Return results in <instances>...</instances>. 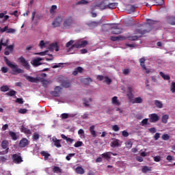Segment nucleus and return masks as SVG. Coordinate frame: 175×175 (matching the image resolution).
Listing matches in <instances>:
<instances>
[{
	"mask_svg": "<svg viewBox=\"0 0 175 175\" xmlns=\"http://www.w3.org/2000/svg\"><path fill=\"white\" fill-rule=\"evenodd\" d=\"M118 25L120 24H105L103 26V31H107L110 29L111 35H120V33H122V28L118 27Z\"/></svg>",
	"mask_w": 175,
	"mask_h": 175,
	"instance_id": "1",
	"label": "nucleus"
},
{
	"mask_svg": "<svg viewBox=\"0 0 175 175\" xmlns=\"http://www.w3.org/2000/svg\"><path fill=\"white\" fill-rule=\"evenodd\" d=\"M3 58L4 62H5V65H8L10 68L13 75H20L21 73H24V70L18 68V65L13 64L10 61L9 59H8L6 56H4Z\"/></svg>",
	"mask_w": 175,
	"mask_h": 175,
	"instance_id": "2",
	"label": "nucleus"
},
{
	"mask_svg": "<svg viewBox=\"0 0 175 175\" xmlns=\"http://www.w3.org/2000/svg\"><path fill=\"white\" fill-rule=\"evenodd\" d=\"M147 29H135V33H137V35H140L139 38H142V36H143V35H146V33H148V32H151V31H152V24H154L155 23H157V21H152L151 19H147Z\"/></svg>",
	"mask_w": 175,
	"mask_h": 175,
	"instance_id": "3",
	"label": "nucleus"
},
{
	"mask_svg": "<svg viewBox=\"0 0 175 175\" xmlns=\"http://www.w3.org/2000/svg\"><path fill=\"white\" fill-rule=\"evenodd\" d=\"M75 24V19L72 16H67L63 21V28L64 29H69L72 28V25Z\"/></svg>",
	"mask_w": 175,
	"mask_h": 175,
	"instance_id": "4",
	"label": "nucleus"
},
{
	"mask_svg": "<svg viewBox=\"0 0 175 175\" xmlns=\"http://www.w3.org/2000/svg\"><path fill=\"white\" fill-rule=\"evenodd\" d=\"M18 61L20 64L26 69V70H29L31 69V65L29 64V62L25 59V57L23 56H21L18 57Z\"/></svg>",
	"mask_w": 175,
	"mask_h": 175,
	"instance_id": "5",
	"label": "nucleus"
},
{
	"mask_svg": "<svg viewBox=\"0 0 175 175\" xmlns=\"http://www.w3.org/2000/svg\"><path fill=\"white\" fill-rule=\"evenodd\" d=\"M62 21H64V18L61 16H57L54 21L52 22V25L53 28H58L61 27L62 24Z\"/></svg>",
	"mask_w": 175,
	"mask_h": 175,
	"instance_id": "6",
	"label": "nucleus"
},
{
	"mask_svg": "<svg viewBox=\"0 0 175 175\" xmlns=\"http://www.w3.org/2000/svg\"><path fill=\"white\" fill-rule=\"evenodd\" d=\"M88 44V41L87 40H78L75 44L72 46V49H81L82 47H85Z\"/></svg>",
	"mask_w": 175,
	"mask_h": 175,
	"instance_id": "7",
	"label": "nucleus"
},
{
	"mask_svg": "<svg viewBox=\"0 0 175 175\" xmlns=\"http://www.w3.org/2000/svg\"><path fill=\"white\" fill-rule=\"evenodd\" d=\"M12 160L14 163H21L23 162V157L19 154H14L12 155Z\"/></svg>",
	"mask_w": 175,
	"mask_h": 175,
	"instance_id": "8",
	"label": "nucleus"
},
{
	"mask_svg": "<svg viewBox=\"0 0 175 175\" xmlns=\"http://www.w3.org/2000/svg\"><path fill=\"white\" fill-rule=\"evenodd\" d=\"M14 50V45L10 44L9 46H7L4 49V55H10Z\"/></svg>",
	"mask_w": 175,
	"mask_h": 175,
	"instance_id": "9",
	"label": "nucleus"
},
{
	"mask_svg": "<svg viewBox=\"0 0 175 175\" xmlns=\"http://www.w3.org/2000/svg\"><path fill=\"white\" fill-rule=\"evenodd\" d=\"M150 122H158L159 121V116L157 113H151L148 116Z\"/></svg>",
	"mask_w": 175,
	"mask_h": 175,
	"instance_id": "10",
	"label": "nucleus"
},
{
	"mask_svg": "<svg viewBox=\"0 0 175 175\" xmlns=\"http://www.w3.org/2000/svg\"><path fill=\"white\" fill-rule=\"evenodd\" d=\"M24 77L27 80V81H29V83H38V81H40V77H33L28 75H24Z\"/></svg>",
	"mask_w": 175,
	"mask_h": 175,
	"instance_id": "11",
	"label": "nucleus"
},
{
	"mask_svg": "<svg viewBox=\"0 0 175 175\" xmlns=\"http://www.w3.org/2000/svg\"><path fill=\"white\" fill-rule=\"evenodd\" d=\"M40 61H43V58L37 57L36 59H34L33 60H32L31 62V64L34 67L40 66V65H42V62H40Z\"/></svg>",
	"mask_w": 175,
	"mask_h": 175,
	"instance_id": "12",
	"label": "nucleus"
},
{
	"mask_svg": "<svg viewBox=\"0 0 175 175\" xmlns=\"http://www.w3.org/2000/svg\"><path fill=\"white\" fill-rule=\"evenodd\" d=\"M1 146L3 150H5L4 153L8 154L9 152V142L8 140H3Z\"/></svg>",
	"mask_w": 175,
	"mask_h": 175,
	"instance_id": "13",
	"label": "nucleus"
},
{
	"mask_svg": "<svg viewBox=\"0 0 175 175\" xmlns=\"http://www.w3.org/2000/svg\"><path fill=\"white\" fill-rule=\"evenodd\" d=\"M29 144V141L27 138H23L18 144V146L21 147V148H23L24 147H27Z\"/></svg>",
	"mask_w": 175,
	"mask_h": 175,
	"instance_id": "14",
	"label": "nucleus"
},
{
	"mask_svg": "<svg viewBox=\"0 0 175 175\" xmlns=\"http://www.w3.org/2000/svg\"><path fill=\"white\" fill-rule=\"evenodd\" d=\"M49 50L51 51H59V48L58 47V44L57 42L52 43L49 46Z\"/></svg>",
	"mask_w": 175,
	"mask_h": 175,
	"instance_id": "15",
	"label": "nucleus"
},
{
	"mask_svg": "<svg viewBox=\"0 0 175 175\" xmlns=\"http://www.w3.org/2000/svg\"><path fill=\"white\" fill-rule=\"evenodd\" d=\"M118 6V3H110L105 5L103 9H117Z\"/></svg>",
	"mask_w": 175,
	"mask_h": 175,
	"instance_id": "16",
	"label": "nucleus"
},
{
	"mask_svg": "<svg viewBox=\"0 0 175 175\" xmlns=\"http://www.w3.org/2000/svg\"><path fill=\"white\" fill-rule=\"evenodd\" d=\"M111 147H120V140L116 138L112 139V141L111 142Z\"/></svg>",
	"mask_w": 175,
	"mask_h": 175,
	"instance_id": "17",
	"label": "nucleus"
},
{
	"mask_svg": "<svg viewBox=\"0 0 175 175\" xmlns=\"http://www.w3.org/2000/svg\"><path fill=\"white\" fill-rule=\"evenodd\" d=\"M83 70H84V69L81 66H78L72 72V75H73V76H77V75H79V73H83Z\"/></svg>",
	"mask_w": 175,
	"mask_h": 175,
	"instance_id": "18",
	"label": "nucleus"
},
{
	"mask_svg": "<svg viewBox=\"0 0 175 175\" xmlns=\"http://www.w3.org/2000/svg\"><path fill=\"white\" fill-rule=\"evenodd\" d=\"M83 105L85 106V107H90V102H92V98H90L88 99L87 98H83L82 100Z\"/></svg>",
	"mask_w": 175,
	"mask_h": 175,
	"instance_id": "19",
	"label": "nucleus"
},
{
	"mask_svg": "<svg viewBox=\"0 0 175 175\" xmlns=\"http://www.w3.org/2000/svg\"><path fill=\"white\" fill-rule=\"evenodd\" d=\"M167 23L170 24V25H175V17L174 16H167Z\"/></svg>",
	"mask_w": 175,
	"mask_h": 175,
	"instance_id": "20",
	"label": "nucleus"
},
{
	"mask_svg": "<svg viewBox=\"0 0 175 175\" xmlns=\"http://www.w3.org/2000/svg\"><path fill=\"white\" fill-rule=\"evenodd\" d=\"M112 105H115L116 106H120L121 105V103L118 101V97L113 96L111 99Z\"/></svg>",
	"mask_w": 175,
	"mask_h": 175,
	"instance_id": "21",
	"label": "nucleus"
},
{
	"mask_svg": "<svg viewBox=\"0 0 175 175\" xmlns=\"http://www.w3.org/2000/svg\"><path fill=\"white\" fill-rule=\"evenodd\" d=\"M102 157L109 161V159H111V152H107L102 154Z\"/></svg>",
	"mask_w": 175,
	"mask_h": 175,
	"instance_id": "22",
	"label": "nucleus"
},
{
	"mask_svg": "<svg viewBox=\"0 0 175 175\" xmlns=\"http://www.w3.org/2000/svg\"><path fill=\"white\" fill-rule=\"evenodd\" d=\"M89 131L93 137H96V131H95V126L94 125L91 126L90 127Z\"/></svg>",
	"mask_w": 175,
	"mask_h": 175,
	"instance_id": "23",
	"label": "nucleus"
},
{
	"mask_svg": "<svg viewBox=\"0 0 175 175\" xmlns=\"http://www.w3.org/2000/svg\"><path fill=\"white\" fill-rule=\"evenodd\" d=\"M53 142H54V146L57 148H59L60 147H62L61 140L57 139V138H55V139L53 138Z\"/></svg>",
	"mask_w": 175,
	"mask_h": 175,
	"instance_id": "24",
	"label": "nucleus"
},
{
	"mask_svg": "<svg viewBox=\"0 0 175 175\" xmlns=\"http://www.w3.org/2000/svg\"><path fill=\"white\" fill-rule=\"evenodd\" d=\"M139 63L140 65L142 66V68H143V69H144V70H147V67H146V59L144 57H142L141 59H139Z\"/></svg>",
	"mask_w": 175,
	"mask_h": 175,
	"instance_id": "25",
	"label": "nucleus"
},
{
	"mask_svg": "<svg viewBox=\"0 0 175 175\" xmlns=\"http://www.w3.org/2000/svg\"><path fill=\"white\" fill-rule=\"evenodd\" d=\"M75 172L76 173H77V174H84V173H85V171L84 170V168H83V167H77V168L75 169Z\"/></svg>",
	"mask_w": 175,
	"mask_h": 175,
	"instance_id": "26",
	"label": "nucleus"
},
{
	"mask_svg": "<svg viewBox=\"0 0 175 175\" xmlns=\"http://www.w3.org/2000/svg\"><path fill=\"white\" fill-rule=\"evenodd\" d=\"M61 137H62V139H64V140H66V142H68L69 143H73V142H75V139H73L70 137H66V135H65V134H62Z\"/></svg>",
	"mask_w": 175,
	"mask_h": 175,
	"instance_id": "27",
	"label": "nucleus"
},
{
	"mask_svg": "<svg viewBox=\"0 0 175 175\" xmlns=\"http://www.w3.org/2000/svg\"><path fill=\"white\" fill-rule=\"evenodd\" d=\"M82 82L83 83V84H85V85H90V83H92V79H91L90 77L88 78H84L82 80Z\"/></svg>",
	"mask_w": 175,
	"mask_h": 175,
	"instance_id": "28",
	"label": "nucleus"
},
{
	"mask_svg": "<svg viewBox=\"0 0 175 175\" xmlns=\"http://www.w3.org/2000/svg\"><path fill=\"white\" fill-rule=\"evenodd\" d=\"M0 45L1 46H3L4 47H8L9 46V39H7L4 42H3V39H1L0 40Z\"/></svg>",
	"mask_w": 175,
	"mask_h": 175,
	"instance_id": "29",
	"label": "nucleus"
},
{
	"mask_svg": "<svg viewBox=\"0 0 175 175\" xmlns=\"http://www.w3.org/2000/svg\"><path fill=\"white\" fill-rule=\"evenodd\" d=\"M21 132H23V133H26L27 135H31V130L27 129L24 126H21Z\"/></svg>",
	"mask_w": 175,
	"mask_h": 175,
	"instance_id": "30",
	"label": "nucleus"
},
{
	"mask_svg": "<svg viewBox=\"0 0 175 175\" xmlns=\"http://www.w3.org/2000/svg\"><path fill=\"white\" fill-rule=\"evenodd\" d=\"M154 103L155 106L157 107L158 109H162V107H163V104L159 100H155Z\"/></svg>",
	"mask_w": 175,
	"mask_h": 175,
	"instance_id": "31",
	"label": "nucleus"
},
{
	"mask_svg": "<svg viewBox=\"0 0 175 175\" xmlns=\"http://www.w3.org/2000/svg\"><path fill=\"white\" fill-rule=\"evenodd\" d=\"M168 120H169V115L167 114L163 115L161 117V122H163V124H167Z\"/></svg>",
	"mask_w": 175,
	"mask_h": 175,
	"instance_id": "32",
	"label": "nucleus"
},
{
	"mask_svg": "<svg viewBox=\"0 0 175 175\" xmlns=\"http://www.w3.org/2000/svg\"><path fill=\"white\" fill-rule=\"evenodd\" d=\"M98 25H99V22H96V21H90L88 23V27H92V28L95 27H98Z\"/></svg>",
	"mask_w": 175,
	"mask_h": 175,
	"instance_id": "33",
	"label": "nucleus"
},
{
	"mask_svg": "<svg viewBox=\"0 0 175 175\" xmlns=\"http://www.w3.org/2000/svg\"><path fill=\"white\" fill-rule=\"evenodd\" d=\"M9 135L13 140H17V134L13 131H9Z\"/></svg>",
	"mask_w": 175,
	"mask_h": 175,
	"instance_id": "34",
	"label": "nucleus"
},
{
	"mask_svg": "<svg viewBox=\"0 0 175 175\" xmlns=\"http://www.w3.org/2000/svg\"><path fill=\"white\" fill-rule=\"evenodd\" d=\"M40 81H41L43 87H47V84L50 83V81H47L44 78H40Z\"/></svg>",
	"mask_w": 175,
	"mask_h": 175,
	"instance_id": "35",
	"label": "nucleus"
},
{
	"mask_svg": "<svg viewBox=\"0 0 175 175\" xmlns=\"http://www.w3.org/2000/svg\"><path fill=\"white\" fill-rule=\"evenodd\" d=\"M159 75L163 78L164 80H170V76H169V75H165L163 73V72H160Z\"/></svg>",
	"mask_w": 175,
	"mask_h": 175,
	"instance_id": "36",
	"label": "nucleus"
},
{
	"mask_svg": "<svg viewBox=\"0 0 175 175\" xmlns=\"http://www.w3.org/2000/svg\"><path fill=\"white\" fill-rule=\"evenodd\" d=\"M53 173H62V170L58 166H55L53 168Z\"/></svg>",
	"mask_w": 175,
	"mask_h": 175,
	"instance_id": "37",
	"label": "nucleus"
},
{
	"mask_svg": "<svg viewBox=\"0 0 175 175\" xmlns=\"http://www.w3.org/2000/svg\"><path fill=\"white\" fill-rule=\"evenodd\" d=\"M139 36H130L129 37H127L128 40H131V41H134V40H139Z\"/></svg>",
	"mask_w": 175,
	"mask_h": 175,
	"instance_id": "38",
	"label": "nucleus"
},
{
	"mask_svg": "<svg viewBox=\"0 0 175 175\" xmlns=\"http://www.w3.org/2000/svg\"><path fill=\"white\" fill-rule=\"evenodd\" d=\"M10 88L8 85H3L0 88V90L1 92H7V91H9Z\"/></svg>",
	"mask_w": 175,
	"mask_h": 175,
	"instance_id": "39",
	"label": "nucleus"
},
{
	"mask_svg": "<svg viewBox=\"0 0 175 175\" xmlns=\"http://www.w3.org/2000/svg\"><path fill=\"white\" fill-rule=\"evenodd\" d=\"M122 38V37H121V36H111L110 40H112V42H117V40H121V39Z\"/></svg>",
	"mask_w": 175,
	"mask_h": 175,
	"instance_id": "40",
	"label": "nucleus"
},
{
	"mask_svg": "<svg viewBox=\"0 0 175 175\" xmlns=\"http://www.w3.org/2000/svg\"><path fill=\"white\" fill-rule=\"evenodd\" d=\"M41 155H42V157H44L45 161L47 160V159H49V157H50V154H49V153H47V152H45V151H42V152H41Z\"/></svg>",
	"mask_w": 175,
	"mask_h": 175,
	"instance_id": "41",
	"label": "nucleus"
},
{
	"mask_svg": "<svg viewBox=\"0 0 175 175\" xmlns=\"http://www.w3.org/2000/svg\"><path fill=\"white\" fill-rule=\"evenodd\" d=\"M17 94V92L15 90H11L5 94V95H8V96H14Z\"/></svg>",
	"mask_w": 175,
	"mask_h": 175,
	"instance_id": "42",
	"label": "nucleus"
},
{
	"mask_svg": "<svg viewBox=\"0 0 175 175\" xmlns=\"http://www.w3.org/2000/svg\"><path fill=\"white\" fill-rule=\"evenodd\" d=\"M64 63H59L56 64L55 65L53 66L52 68L53 69H57V68H64Z\"/></svg>",
	"mask_w": 175,
	"mask_h": 175,
	"instance_id": "43",
	"label": "nucleus"
},
{
	"mask_svg": "<svg viewBox=\"0 0 175 175\" xmlns=\"http://www.w3.org/2000/svg\"><path fill=\"white\" fill-rule=\"evenodd\" d=\"M55 10H57V5H52L50 9L51 14H54V13H55Z\"/></svg>",
	"mask_w": 175,
	"mask_h": 175,
	"instance_id": "44",
	"label": "nucleus"
},
{
	"mask_svg": "<svg viewBox=\"0 0 175 175\" xmlns=\"http://www.w3.org/2000/svg\"><path fill=\"white\" fill-rule=\"evenodd\" d=\"M133 103H143V99L140 97H137L134 99Z\"/></svg>",
	"mask_w": 175,
	"mask_h": 175,
	"instance_id": "45",
	"label": "nucleus"
},
{
	"mask_svg": "<svg viewBox=\"0 0 175 175\" xmlns=\"http://www.w3.org/2000/svg\"><path fill=\"white\" fill-rule=\"evenodd\" d=\"M111 79H110L109 77H105V83H106V84L110 85L111 84Z\"/></svg>",
	"mask_w": 175,
	"mask_h": 175,
	"instance_id": "46",
	"label": "nucleus"
},
{
	"mask_svg": "<svg viewBox=\"0 0 175 175\" xmlns=\"http://www.w3.org/2000/svg\"><path fill=\"white\" fill-rule=\"evenodd\" d=\"M142 173H146L147 172H151V168L148 166H144L142 170Z\"/></svg>",
	"mask_w": 175,
	"mask_h": 175,
	"instance_id": "47",
	"label": "nucleus"
},
{
	"mask_svg": "<svg viewBox=\"0 0 175 175\" xmlns=\"http://www.w3.org/2000/svg\"><path fill=\"white\" fill-rule=\"evenodd\" d=\"M154 3L157 6H159L161 5H163L165 3V1H163V0H154Z\"/></svg>",
	"mask_w": 175,
	"mask_h": 175,
	"instance_id": "48",
	"label": "nucleus"
},
{
	"mask_svg": "<svg viewBox=\"0 0 175 175\" xmlns=\"http://www.w3.org/2000/svg\"><path fill=\"white\" fill-rule=\"evenodd\" d=\"M73 43H75V40H70L68 42H67L66 44V47L68 48V47H70V46H71V49H73V48H72V46H73V44H75Z\"/></svg>",
	"mask_w": 175,
	"mask_h": 175,
	"instance_id": "49",
	"label": "nucleus"
},
{
	"mask_svg": "<svg viewBox=\"0 0 175 175\" xmlns=\"http://www.w3.org/2000/svg\"><path fill=\"white\" fill-rule=\"evenodd\" d=\"M88 3V1L87 0H81L76 3V5H87Z\"/></svg>",
	"mask_w": 175,
	"mask_h": 175,
	"instance_id": "50",
	"label": "nucleus"
},
{
	"mask_svg": "<svg viewBox=\"0 0 175 175\" xmlns=\"http://www.w3.org/2000/svg\"><path fill=\"white\" fill-rule=\"evenodd\" d=\"M126 96H128L129 100H132L133 99V94L132 93L131 90L127 92Z\"/></svg>",
	"mask_w": 175,
	"mask_h": 175,
	"instance_id": "51",
	"label": "nucleus"
},
{
	"mask_svg": "<svg viewBox=\"0 0 175 175\" xmlns=\"http://www.w3.org/2000/svg\"><path fill=\"white\" fill-rule=\"evenodd\" d=\"M39 137H40V135H39V133H34L33 134V139L36 141V140H39Z\"/></svg>",
	"mask_w": 175,
	"mask_h": 175,
	"instance_id": "52",
	"label": "nucleus"
},
{
	"mask_svg": "<svg viewBox=\"0 0 175 175\" xmlns=\"http://www.w3.org/2000/svg\"><path fill=\"white\" fill-rule=\"evenodd\" d=\"M81 146H83V142H81V141H77V142L75 144V145H74V146H75L76 148H79V147H81Z\"/></svg>",
	"mask_w": 175,
	"mask_h": 175,
	"instance_id": "53",
	"label": "nucleus"
},
{
	"mask_svg": "<svg viewBox=\"0 0 175 175\" xmlns=\"http://www.w3.org/2000/svg\"><path fill=\"white\" fill-rule=\"evenodd\" d=\"M62 86L64 87V88H69V87H70V83L68 81H64L62 83Z\"/></svg>",
	"mask_w": 175,
	"mask_h": 175,
	"instance_id": "54",
	"label": "nucleus"
},
{
	"mask_svg": "<svg viewBox=\"0 0 175 175\" xmlns=\"http://www.w3.org/2000/svg\"><path fill=\"white\" fill-rule=\"evenodd\" d=\"M75 155H76V153H71V154H69L68 155H67V156L66 157V161H70L72 157H75Z\"/></svg>",
	"mask_w": 175,
	"mask_h": 175,
	"instance_id": "55",
	"label": "nucleus"
},
{
	"mask_svg": "<svg viewBox=\"0 0 175 175\" xmlns=\"http://www.w3.org/2000/svg\"><path fill=\"white\" fill-rule=\"evenodd\" d=\"M163 140H169L170 139V136L167 134H163L161 137Z\"/></svg>",
	"mask_w": 175,
	"mask_h": 175,
	"instance_id": "56",
	"label": "nucleus"
},
{
	"mask_svg": "<svg viewBox=\"0 0 175 175\" xmlns=\"http://www.w3.org/2000/svg\"><path fill=\"white\" fill-rule=\"evenodd\" d=\"M112 130L114 131V132H118V131H120V127L118 126V125L115 124L112 126Z\"/></svg>",
	"mask_w": 175,
	"mask_h": 175,
	"instance_id": "57",
	"label": "nucleus"
},
{
	"mask_svg": "<svg viewBox=\"0 0 175 175\" xmlns=\"http://www.w3.org/2000/svg\"><path fill=\"white\" fill-rule=\"evenodd\" d=\"M170 91L172 92V94H174V92H175V82L172 83Z\"/></svg>",
	"mask_w": 175,
	"mask_h": 175,
	"instance_id": "58",
	"label": "nucleus"
},
{
	"mask_svg": "<svg viewBox=\"0 0 175 175\" xmlns=\"http://www.w3.org/2000/svg\"><path fill=\"white\" fill-rule=\"evenodd\" d=\"M147 124H148V118H145L142 121V126H146V125H147Z\"/></svg>",
	"mask_w": 175,
	"mask_h": 175,
	"instance_id": "59",
	"label": "nucleus"
},
{
	"mask_svg": "<svg viewBox=\"0 0 175 175\" xmlns=\"http://www.w3.org/2000/svg\"><path fill=\"white\" fill-rule=\"evenodd\" d=\"M61 117L63 120H66L68 118H69V114L68 113H62L61 115Z\"/></svg>",
	"mask_w": 175,
	"mask_h": 175,
	"instance_id": "60",
	"label": "nucleus"
},
{
	"mask_svg": "<svg viewBox=\"0 0 175 175\" xmlns=\"http://www.w3.org/2000/svg\"><path fill=\"white\" fill-rule=\"evenodd\" d=\"M51 95H53V96H55L57 98L59 97V95L58 92H55V90L51 92Z\"/></svg>",
	"mask_w": 175,
	"mask_h": 175,
	"instance_id": "61",
	"label": "nucleus"
},
{
	"mask_svg": "<svg viewBox=\"0 0 175 175\" xmlns=\"http://www.w3.org/2000/svg\"><path fill=\"white\" fill-rule=\"evenodd\" d=\"M61 90H62V88H61V87H59V86H56V87L55 88V89H54V91L58 92V94H59V95H61Z\"/></svg>",
	"mask_w": 175,
	"mask_h": 175,
	"instance_id": "62",
	"label": "nucleus"
},
{
	"mask_svg": "<svg viewBox=\"0 0 175 175\" xmlns=\"http://www.w3.org/2000/svg\"><path fill=\"white\" fill-rule=\"evenodd\" d=\"M133 144L132 142H131V141H129V142H127L126 143V146L127 148H132Z\"/></svg>",
	"mask_w": 175,
	"mask_h": 175,
	"instance_id": "63",
	"label": "nucleus"
},
{
	"mask_svg": "<svg viewBox=\"0 0 175 175\" xmlns=\"http://www.w3.org/2000/svg\"><path fill=\"white\" fill-rule=\"evenodd\" d=\"M16 29L13 28L8 29L7 33H15Z\"/></svg>",
	"mask_w": 175,
	"mask_h": 175,
	"instance_id": "64",
	"label": "nucleus"
}]
</instances>
